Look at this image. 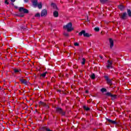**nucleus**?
Here are the masks:
<instances>
[{
    "label": "nucleus",
    "mask_w": 131,
    "mask_h": 131,
    "mask_svg": "<svg viewBox=\"0 0 131 131\" xmlns=\"http://www.w3.org/2000/svg\"><path fill=\"white\" fill-rule=\"evenodd\" d=\"M63 29H66L68 32H71V31L74 30V28L72 27V23H69L66 25L63 26Z\"/></svg>",
    "instance_id": "obj_1"
},
{
    "label": "nucleus",
    "mask_w": 131,
    "mask_h": 131,
    "mask_svg": "<svg viewBox=\"0 0 131 131\" xmlns=\"http://www.w3.org/2000/svg\"><path fill=\"white\" fill-rule=\"evenodd\" d=\"M79 36L83 35L84 37H90L91 35L86 32L84 30H82L79 33Z\"/></svg>",
    "instance_id": "obj_2"
},
{
    "label": "nucleus",
    "mask_w": 131,
    "mask_h": 131,
    "mask_svg": "<svg viewBox=\"0 0 131 131\" xmlns=\"http://www.w3.org/2000/svg\"><path fill=\"white\" fill-rule=\"evenodd\" d=\"M106 67L107 69H111L113 68V64H112V61H110V60H108Z\"/></svg>",
    "instance_id": "obj_3"
},
{
    "label": "nucleus",
    "mask_w": 131,
    "mask_h": 131,
    "mask_svg": "<svg viewBox=\"0 0 131 131\" xmlns=\"http://www.w3.org/2000/svg\"><path fill=\"white\" fill-rule=\"evenodd\" d=\"M106 96H108L109 97H111L112 98V100H115V99L116 98V96L111 94V93L107 92L106 94Z\"/></svg>",
    "instance_id": "obj_4"
},
{
    "label": "nucleus",
    "mask_w": 131,
    "mask_h": 131,
    "mask_svg": "<svg viewBox=\"0 0 131 131\" xmlns=\"http://www.w3.org/2000/svg\"><path fill=\"white\" fill-rule=\"evenodd\" d=\"M48 15V11L46 9L42 10L41 12V17H46Z\"/></svg>",
    "instance_id": "obj_5"
},
{
    "label": "nucleus",
    "mask_w": 131,
    "mask_h": 131,
    "mask_svg": "<svg viewBox=\"0 0 131 131\" xmlns=\"http://www.w3.org/2000/svg\"><path fill=\"white\" fill-rule=\"evenodd\" d=\"M19 12H24V13L27 14L28 13V10L25 9L23 7H19L18 9Z\"/></svg>",
    "instance_id": "obj_6"
},
{
    "label": "nucleus",
    "mask_w": 131,
    "mask_h": 131,
    "mask_svg": "<svg viewBox=\"0 0 131 131\" xmlns=\"http://www.w3.org/2000/svg\"><path fill=\"white\" fill-rule=\"evenodd\" d=\"M56 111L62 115H65V112L63 111V110H62V108L60 107H57L56 108Z\"/></svg>",
    "instance_id": "obj_7"
},
{
    "label": "nucleus",
    "mask_w": 131,
    "mask_h": 131,
    "mask_svg": "<svg viewBox=\"0 0 131 131\" xmlns=\"http://www.w3.org/2000/svg\"><path fill=\"white\" fill-rule=\"evenodd\" d=\"M110 48L111 49H112V48H113V46H114V41H113V39L110 38Z\"/></svg>",
    "instance_id": "obj_8"
},
{
    "label": "nucleus",
    "mask_w": 131,
    "mask_h": 131,
    "mask_svg": "<svg viewBox=\"0 0 131 131\" xmlns=\"http://www.w3.org/2000/svg\"><path fill=\"white\" fill-rule=\"evenodd\" d=\"M32 2L34 8H36L37 7V0H32Z\"/></svg>",
    "instance_id": "obj_9"
},
{
    "label": "nucleus",
    "mask_w": 131,
    "mask_h": 131,
    "mask_svg": "<svg viewBox=\"0 0 131 131\" xmlns=\"http://www.w3.org/2000/svg\"><path fill=\"white\" fill-rule=\"evenodd\" d=\"M107 121H108V122H110V123H112L113 124H116V122L115 121H113L111 119H107Z\"/></svg>",
    "instance_id": "obj_10"
},
{
    "label": "nucleus",
    "mask_w": 131,
    "mask_h": 131,
    "mask_svg": "<svg viewBox=\"0 0 131 131\" xmlns=\"http://www.w3.org/2000/svg\"><path fill=\"white\" fill-rule=\"evenodd\" d=\"M53 16H54L55 17H58L59 16V12L57 11H55L53 12Z\"/></svg>",
    "instance_id": "obj_11"
},
{
    "label": "nucleus",
    "mask_w": 131,
    "mask_h": 131,
    "mask_svg": "<svg viewBox=\"0 0 131 131\" xmlns=\"http://www.w3.org/2000/svg\"><path fill=\"white\" fill-rule=\"evenodd\" d=\"M20 81H21V83H24L25 84L27 83V81L24 79H20Z\"/></svg>",
    "instance_id": "obj_12"
},
{
    "label": "nucleus",
    "mask_w": 131,
    "mask_h": 131,
    "mask_svg": "<svg viewBox=\"0 0 131 131\" xmlns=\"http://www.w3.org/2000/svg\"><path fill=\"white\" fill-rule=\"evenodd\" d=\"M127 15V14H126V13H123L121 16L122 19H125V18H126Z\"/></svg>",
    "instance_id": "obj_13"
},
{
    "label": "nucleus",
    "mask_w": 131,
    "mask_h": 131,
    "mask_svg": "<svg viewBox=\"0 0 131 131\" xmlns=\"http://www.w3.org/2000/svg\"><path fill=\"white\" fill-rule=\"evenodd\" d=\"M38 9H41V8H42V4L41 3V2H40V3L38 4L37 5Z\"/></svg>",
    "instance_id": "obj_14"
},
{
    "label": "nucleus",
    "mask_w": 131,
    "mask_h": 131,
    "mask_svg": "<svg viewBox=\"0 0 131 131\" xmlns=\"http://www.w3.org/2000/svg\"><path fill=\"white\" fill-rule=\"evenodd\" d=\"M14 71L15 73H20V71H21L19 69H15L14 70Z\"/></svg>",
    "instance_id": "obj_15"
},
{
    "label": "nucleus",
    "mask_w": 131,
    "mask_h": 131,
    "mask_svg": "<svg viewBox=\"0 0 131 131\" xmlns=\"http://www.w3.org/2000/svg\"><path fill=\"white\" fill-rule=\"evenodd\" d=\"M119 9H120V10H121V11H122V10H123V9H124V7H123V6L122 5H119L118 6Z\"/></svg>",
    "instance_id": "obj_16"
},
{
    "label": "nucleus",
    "mask_w": 131,
    "mask_h": 131,
    "mask_svg": "<svg viewBox=\"0 0 131 131\" xmlns=\"http://www.w3.org/2000/svg\"><path fill=\"white\" fill-rule=\"evenodd\" d=\"M51 6L54 8V9H57V6L56 5V4L52 3Z\"/></svg>",
    "instance_id": "obj_17"
},
{
    "label": "nucleus",
    "mask_w": 131,
    "mask_h": 131,
    "mask_svg": "<svg viewBox=\"0 0 131 131\" xmlns=\"http://www.w3.org/2000/svg\"><path fill=\"white\" fill-rule=\"evenodd\" d=\"M83 108L84 109V110H86V111H89V110H90V108H89V107L86 106H84Z\"/></svg>",
    "instance_id": "obj_18"
},
{
    "label": "nucleus",
    "mask_w": 131,
    "mask_h": 131,
    "mask_svg": "<svg viewBox=\"0 0 131 131\" xmlns=\"http://www.w3.org/2000/svg\"><path fill=\"white\" fill-rule=\"evenodd\" d=\"M127 13H128V15L129 17H131V11H130V10L128 9L127 10Z\"/></svg>",
    "instance_id": "obj_19"
},
{
    "label": "nucleus",
    "mask_w": 131,
    "mask_h": 131,
    "mask_svg": "<svg viewBox=\"0 0 131 131\" xmlns=\"http://www.w3.org/2000/svg\"><path fill=\"white\" fill-rule=\"evenodd\" d=\"M81 63L82 64V65H84V64L85 63V59L82 58Z\"/></svg>",
    "instance_id": "obj_20"
},
{
    "label": "nucleus",
    "mask_w": 131,
    "mask_h": 131,
    "mask_svg": "<svg viewBox=\"0 0 131 131\" xmlns=\"http://www.w3.org/2000/svg\"><path fill=\"white\" fill-rule=\"evenodd\" d=\"M46 75H47V73H43V74H41L40 75V76H41V77H45L46 76Z\"/></svg>",
    "instance_id": "obj_21"
},
{
    "label": "nucleus",
    "mask_w": 131,
    "mask_h": 131,
    "mask_svg": "<svg viewBox=\"0 0 131 131\" xmlns=\"http://www.w3.org/2000/svg\"><path fill=\"white\" fill-rule=\"evenodd\" d=\"M100 2L102 3V4H105V3L107 2V0H100Z\"/></svg>",
    "instance_id": "obj_22"
},
{
    "label": "nucleus",
    "mask_w": 131,
    "mask_h": 131,
    "mask_svg": "<svg viewBox=\"0 0 131 131\" xmlns=\"http://www.w3.org/2000/svg\"><path fill=\"white\" fill-rule=\"evenodd\" d=\"M106 81L107 83H108L109 84H112V81L111 80L108 79V80H107Z\"/></svg>",
    "instance_id": "obj_23"
},
{
    "label": "nucleus",
    "mask_w": 131,
    "mask_h": 131,
    "mask_svg": "<svg viewBox=\"0 0 131 131\" xmlns=\"http://www.w3.org/2000/svg\"><path fill=\"white\" fill-rule=\"evenodd\" d=\"M35 17H37V18L40 17V13H36L35 15Z\"/></svg>",
    "instance_id": "obj_24"
},
{
    "label": "nucleus",
    "mask_w": 131,
    "mask_h": 131,
    "mask_svg": "<svg viewBox=\"0 0 131 131\" xmlns=\"http://www.w3.org/2000/svg\"><path fill=\"white\" fill-rule=\"evenodd\" d=\"M94 30L97 32L100 31V28L99 27L95 28Z\"/></svg>",
    "instance_id": "obj_25"
},
{
    "label": "nucleus",
    "mask_w": 131,
    "mask_h": 131,
    "mask_svg": "<svg viewBox=\"0 0 131 131\" xmlns=\"http://www.w3.org/2000/svg\"><path fill=\"white\" fill-rule=\"evenodd\" d=\"M95 77H96V76L95 75V74H93L91 75V78H92V79H95Z\"/></svg>",
    "instance_id": "obj_26"
},
{
    "label": "nucleus",
    "mask_w": 131,
    "mask_h": 131,
    "mask_svg": "<svg viewBox=\"0 0 131 131\" xmlns=\"http://www.w3.org/2000/svg\"><path fill=\"white\" fill-rule=\"evenodd\" d=\"M64 36H69V34H68V33H64Z\"/></svg>",
    "instance_id": "obj_27"
},
{
    "label": "nucleus",
    "mask_w": 131,
    "mask_h": 131,
    "mask_svg": "<svg viewBox=\"0 0 131 131\" xmlns=\"http://www.w3.org/2000/svg\"><path fill=\"white\" fill-rule=\"evenodd\" d=\"M74 45L75 47H78V46H79V44L77 42L74 43Z\"/></svg>",
    "instance_id": "obj_28"
},
{
    "label": "nucleus",
    "mask_w": 131,
    "mask_h": 131,
    "mask_svg": "<svg viewBox=\"0 0 131 131\" xmlns=\"http://www.w3.org/2000/svg\"><path fill=\"white\" fill-rule=\"evenodd\" d=\"M101 91L104 93V92H106V90L105 89V88H102L101 89Z\"/></svg>",
    "instance_id": "obj_29"
},
{
    "label": "nucleus",
    "mask_w": 131,
    "mask_h": 131,
    "mask_svg": "<svg viewBox=\"0 0 131 131\" xmlns=\"http://www.w3.org/2000/svg\"><path fill=\"white\" fill-rule=\"evenodd\" d=\"M104 78H105V80H106V81L109 79V78H108V76H105Z\"/></svg>",
    "instance_id": "obj_30"
},
{
    "label": "nucleus",
    "mask_w": 131,
    "mask_h": 131,
    "mask_svg": "<svg viewBox=\"0 0 131 131\" xmlns=\"http://www.w3.org/2000/svg\"><path fill=\"white\" fill-rule=\"evenodd\" d=\"M5 4H6V5H9V2H8V0H5Z\"/></svg>",
    "instance_id": "obj_31"
},
{
    "label": "nucleus",
    "mask_w": 131,
    "mask_h": 131,
    "mask_svg": "<svg viewBox=\"0 0 131 131\" xmlns=\"http://www.w3.org/2000/svg\"><path fill=\"white\" fill-rule=\"evenodd\" d=\"M25 3H28V0H24Z\"/></svg>",
    "instance_id": "obj_32"
},
{
    "label": "nucleus",
    "mask_w": 131,
    "mask_h": 131,
    "mask_svg": "<svg viewBox=\"0 0 131 131\" xmlns=\"http://www.w3.org/2000/svg\"><path fill=\"white\" fill-rule=\"evenodd\" d=\"M11 2H12V3H14V2H15L16 0H11Z\"/></svg>",
    "instance_id": "obj_33"
},
{
    "label": "nucleus",
    "mask_w": 131,
    "mask_h": 131,
    "mask_svg": "<svg viewBox=\"0 0 131 131\" xmlns=\"http://www.w3.org/2000/svg\"><path fill=\"white\" fill-rule=\"evenodd\" d=\"M100 59H103V57L102 56H100Z\"/></svg>",
    "instance_id": "obj_34"
},
{
    "label": "nucleus",
    "mask_w": 131,
    "mask_h": 131,
    "mask_svg": "<svg viewBox=\"0 0 131 131\" xmlns=\"http://www.w3.org/2000/svg\"><path fill=\"white\" fill-rule=\"evenodd\" d=\"M86 93H89V92H88V91H86Z\"/></svg>",
    "instance_id": "obj_35"
},
{
    "label": "nucleus",
    "mask_w": 131,
    "mask_h": 131,
    "mask_svg": "<svg viewBox=\"0 0 131 131\" xmlns=\"http://www.w3.org/2000/svg\"><path fill=\"white\" fill-rule=\"evenodd\" d=\"M21 17H23V15H21Z\"/></svg>",
    "instance_id": "obj_36"
}]
</instances>
